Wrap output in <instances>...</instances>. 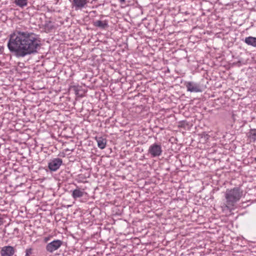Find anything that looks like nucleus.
<instances>
[{"mask_svg":"<svg viewBox=\"0 0 256 256\" xmlns=\"http://www.w3.org/2000/svg\"><path fill=\"white\" fill-rule=\"evenodd\" d=\"M244 196V191L240 187L226 189L224 194L226 206L230 210H234L236 204Z\"/></svg>","mask_w":256,"mask_h":256,"instance_id":"obj_2","label":"nucleus"},{"mask_svg":"<svg viewBox=\"0 0 256 256\" xmlns=\"http://www.w3.org/2000/svg\"><path fill=\"white\" fill-rule=\"evenodd\" d=\"M4 215L0 214V226L4 223Z\"/></svg>","mask_w":256,"mask_h":256,"instance_id":"obj_16","label":"nucleus"},{"mask_svg":"<svg viewBox=\"0 0 256 256\" xmlns=\"http://www.w3.org/2000/svg\"><path fill=\"white\" fill-rule=\"evenodd\" d=\"M62 244V242L60 240H54L48 244L46 249L47 252L52 253L58 250Z\"/></svg>","mask_w":256,"mask_h":256,"instance_id":"obj_4","label":"nucleus"},{"mask_svg":"<svg viewBox=\"0 0 256 256\" xmlns=\"http://www.w3.org/2000/svg\"><path fill=\"white\" fill-rule=\"evenodd\" d=\"M14 3L18 6L22 8L27 5V0H15Z\"/></svg>","mask_w":256,"mask_h":256,"instance_id":"obj_13","label":"nucleus"},{"mask_svg":"<svg viewBox=\"0 0 256 256\" xmlns=\"http://www.w3.org/2000/svg\"><path fill=\"white\" fill-rule=\"evenodd\" d=\"M62 164V160L60 158H54L51 160L48 164V167L50 171L57 170Z\"/></svg>","mask_w":256,"mask_h":256,"instance_id":"obj_5","label":"nucleus"},{"mask_svg":"<svg viewBox=\"0 0 256 256\" xmlns=\"http://www.w3.org/2000/svg\"><path fill=\"white\" fill-rule=\"evenodd\" d=\"M186 86L188 90L190 92H200L203 89L202 86L196 84L194 82H188L186 84Z\"/></svg>","mask_w":256,"mask_h":256,"instance_id":"obj_6","label":"nucleus"},{"mask_svg":"<svg viewBox=\"0 0 256 256\" xmlns=\"http://www.w3.org/2000/svg\"><path fill=\"white\" fill-rule=\"evenodd\" d=\"M87 0H73L72 4L76 10L82 9L84 8L88 4Z\"/></svg>","mask_w":256,"mask_h":256,"instance_id":"obj_8","label":"nucleus"},{"mask_svg":"<svg viewBox=\"0 0 256 256\" xmlns=\"http://www.w3.org/2000/svg\"><path fill=\"white\" fill-rule=\"evenodd\" d=\"M32 254V248H27L26 250V255L25 256H30Z\"/></svg>","mask_w":256,"mask_h":256,"instance_id":"obj_15","label":"nucleus"},{"mask_svg":"<svg viewBox=\"0 0 256 256\" xmlns=\"http://www.w3.org/2000/svg\"><path fill=\"white\" fill-rule=\"evenodd\" d=\"M202 135H204V138L205 139H208L209 138V136L208 134H206L205 133L203 134Z\"/></svg>","mask_w":256,"mask_h":256,"instance_id":"obj_17","label":"nucleus"},{"mask_svg":"<svg viewBox=\"0 0 256 256\" xmlns=\"http://www.w3.org/2000/svg\"><path fill=\"white\" fill-rule=\"evenodd\" d=\"M87 193L84 191V189L77 188L72 191V196L74 200L80 198L86 195Z\"/></svg>","mask_w":256,"mask_h":256,"instance_id":"obj_9","label":"nucleus"},{"mask_svg":"<svg viewBox=\"0 0 256 256\" xmlns=\"http://www.w3.org/2000/svg\"><path fill=\"white\" fill-rule=\"evenodd\" d=\"M50 237H46L44 238V241L46 242H48L50 240Z\"/></svg>","mask_w":256,"mask_h":256,"instance_id":"obj_18","label":"nucleus"},{"mask_svg":"<svg viewBox=\"0 0 256 256\" xmlns=\"http://www.w3.org/2000/svg\"><path fill=\"white\" fill-rule=\"evenodd\" d=\"M96 140L98 143V147L101 150L104 149L106 148V140L102 137H96Z\"/></svg>","mask_w":256,"mask_h":256,"instance_id":"obj_10","label":"nucleus"},{"mask_svg":"<svg viewBox=\"0 0 256 256\" xmlns=\"http://www.w3.org/2000/svg\"><path fill=\"white\" fill-rule=\"evenodd\" d=\"M162 145L158 143H154L151 144L148 150V154L151 158H156L162 155Z\"/></svg>","mask_w":256,"mask_h":256,"instance_id":"obj_3","label":"nucleus"},{"mask_svg":"<svg viewBox=\"0 0 256 256\" xmlns=\"http://www.w3.org/2000/svg\"><path fill=\"white\" fill-rule=\"evenodd\" d=\"M247 136L250 142H256V129H250L247 134Z\"/></svg>","mask_w":256,"mask_h":256,"instance_id":"obj_11","label":"nucleus"},{"mask_svg":"<svg viewBox=\"0 0 256 256\" xmlns=\"http://www.w3.org/2000/svg\"><path fill=\"white\" fill-rule=\"evenodd\" d=\"M254 161L256 162V158H254Z\"/></svg>","mask_w":256,"mask_h":256,"instance_id":"obj_20","label":"nucleus"},{"mask_svg":"<svg viewBox=\"0 0 256 256\" xmlns=\"http://www.w3.org/2000/svg\"><path fill=\"white\" fill-rule=\"evenodd\" d=\"M16 252L13 246H8L2 248L0 251L1 256H12Z\"/></svg>","mask_w":256,"mask_h":256,"instance_id":"obj_7","label":"nucleus"},{"mask_svg":"<svg viewBox=\"0 0 256 256\" xmlns=\"http://www.w3.org/2000/svg\"><path fill=\"white\" fill-rule=\"evenodd\" d=\"M244 42L248 45L256 48V38L253 36H248L246 38Z\"/></svg>","mask_w":256,"mask_h":256,"instance_id":"obj_12","label":"nucleus"},{"mask_svg":"<svg viewBox=\"0 0 256 256\" xmlns=\"http://www.w3.org/2000/svg\"><path fill=\"white\" fill-rule=\"evenodd\" d=\"M121 3H124L126 2V0H118Z\"/></svg>","mask_w":256,"mask_h":256,"instance_id":"obj_19","label":"nucleus"},{"mask_svg":"<svg viewBox=\"0 0 256 256\" xmlns=\"http://www.w3.org/2000/svg\"><path fill=\"white\" fill-rule=\"evenodd\" d=\"M94 25L96 26L104 28L106 26V24L101 20H96L94 22Z\"/></svg>","mask_w":256,"mask_h":256,"instance_id":"obj_14","label":"nucleus"},{"mask_svg":"<svg viewBox=\"0 0 256 256\" xmlns=\"http://www.w3.org/2000/svg\"><path fill=\"white\" fill-rule=\"evenodd\" d=\"M40 45V39L34 33L16 30L10 36L8 48L16 56L24 57L36 52Z\"/></svg>","mask_w":256,"mask_h":256,"instance_id":"obj_1","label":"nucleus"}]
</instances>
